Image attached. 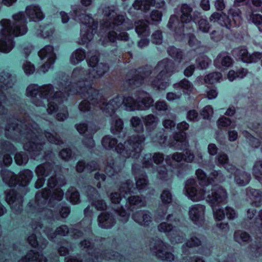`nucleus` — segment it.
Listing matches in <instances>:
<instances>
[{"label":"nucleus","instance_id":"f257e3e1","mask_svg":"<svg viewBox=\"0 0 262 262\" xmlns=\"http://www.w3.org/2000/svg\"><path fill=\"white\" fill-rule=\"evenodd\" d=\"M5 133L7 138L22 142L24 149L29 151L34 159L41 154L46 144L44 139L39 138L42 134L51 143L59 145L63 143L56 133H43L38 125L28 116L21 120H9L5 126Z\"/></svg>","mask_w":262,"mask_h":262},{"label":"nucleus","instance_id":"f03ea898","mask_svg":"<svg viewBox=\"0 0 262 262\" xmlns=\"http://www.w3.org/2000/svg\"><path fill=\"white\" fill-rule=\"evenodd\" d=\"M176 70L174 62L165 58L159 61L154 68L147 66L139 69L135 71V74L132 78L126 80V83L131 88H135L141 85L146 79L149 78L154 88L164 90L169 85V83L165 81L166 78L173 74Z\"/></svg>","mask_w":262,"mask_h":262},{"label":"nucleus","instance_id":"7ed1b4c3","mask_svg":"<svg viewBox=\"0 0 262 262\" xmlns=\"http://www.w3.org/2000/svg\"><path fill=\"white\" fill-rule=\"evenodd\" d=\"M58 89L59 91L54 93V88L51 84L39 86L31 84L27 87L26 94L37 106L45 107L48 103L47 111L49 114H52L57 111L58 104L66 100L69 96L61 81L58 83Z\"/></svg>","mask_w":262,"mask_h":262},{"label":"nucleus","instance_id":"20e7f679","mask_svg":"<svg viewBox=\"0 0 262 262\" xmlns=\"http://www.w3.org/2000/svg\"><path fill=\"white\" fill-rule=\"evenodd\" d=\"M12 18L13 21L3 19L0 21L2 26L0 30V52L2 53L10 52L14 47L13 38L25 34L28 31L26 18L23 12L14 14Z\"/></svg>","mask_w":262,"mask_h":262},{"label":"nucleus","instance_id":"39448f33","mask_svg":"<svg viewBox=\"0 0 262 262\" xmlns=\"http://www.w3.org/2000/svg\"><path fill=\"white\" fill-rule=\"evenodd\" d=\"M93 77L91 75V69L86 70L81 67L74 69L71 74L72 82L68 81L67 76L61 81L63 83L65 90L70 94H78L81 97L90 98V94L92 96H96L97 91L92 86Z\"/></svg>","mask_w":262,"mask_h":262},{"label":"nucleus","instance_id":"423d86ee","mask_svg":"<svg viewBox=\"0 0 262 262\" xmlns=\"http://www.w3.org/2000/svg\"><path fill=\"white\" fill-rule=\"evenodd\" d=\"M145 140L144 135L130 136L123 144L118 143L116 138L111 135H106L101 140V144L106 150L113 149L126 158H138L143 149Z\"/></svg>","mask_w":262,"mask_h":262},{"label":"nucleus","instance_id":"0eeeda50","mask_svg":"<svg viewBox=\"0 0 262 262\" xmlns=\"http://www.w3.org/2000/svg\"><path fill=\"white\" fill-rule=\"evenodd\" d=\"M117 8L114 6H105L102 8V14L105 20L101 24V28L108 31L107 38L112 42L117 40L127 41L129 39L126 32H122L118 34L115 31L119 26L130 23V20L125 14H117Z\"/></svg>","mask_w":262,"mask_h":262},{"label":"nucleus","instance_id":"6e6552de","mask_svg":"<svg viewBox=\"0 0 262 262\" xmlns=\"http://www.w3.org/2000/svg\"><path fill=\"white\" fill-rule=\"evenodd\" d=\"M73 11L74 19L79 20L82 24L80 32L81 40L80 43L84 44L93 38L98 27V22L95 21L89 15L85 14V10L81 6L74 7Z\"/></svg>","mask_w":262,"mask_h":262},{"label":"nucleus","instance_id":"1a4fd4ad","mask_svg":"<svg viewBox=\"0 0 262 262\" xmlns=\"http://www.w3.org/2000/svg\"><path fill=\"white\" fill-rule=\"evenodd\" d=\"M180 11L181 21H179L176 15H171L167 26L169 29L173 30L176 33L181 34L184 31V24H188L191 21H195L200 17V12L198 11L192 12V8L186 4L181 5Z\"/></svg>","mask_w":262,"mask_h":262},{"label":"nucleus","instance_id":"9d476101","mask_svg":"<svg viewBox=\"0 0 262 262\" xmlns=\"http://www.w3.org/2000/svg\"><path fill=\"white\" fill-rule=\"evenodd\" d=\"M122 105L127 111L145 110L148 109L153 104L154 100L149 94L143 91H138L134 94V97L130 95L121 96Z\"/></svg>","mask_w":262,"mask_h":262},{"label":"nucleus","instance_id":"9b49d317","mask_svg":"<svg viewBox=\"0 0 262 262\" xmlns=\"http://www.w3.org/2000/svg\"><path fill=\"white\" fill-rule=\"evenodd\" d=\"M80 246L83 249H87L86 251L92 257L93 261L94 262H99L102 259L108 260H116L118 261H122L124 259V257L117 252L112 250H106L104 251H102L99 248H94L92 243L88 240H84L80 243Z\"/></svg>","mask_w":262,"mask_h":262},{"label":"nucleus","instance_id":"f8f14e48","mask_svg":"<svg viewBox=\"0 0 262 262\" xmlns=\"http://www.w3.org/2000/svg\"><path fill=\"white\" fill-rule=\"evenodd\" d=\"M210 190L206 186H199L193 179L188 180L185 185L184 191L187 196L193 202L200 201L205 199V195Z\"/></svg>","mask_w":262,"mask_h":262},{"label":"nucleus","instance_id":"ddd939ff","mask_svg":"<svg viewBox=\"0 0 262 262\" xmlns=\"http://www.w3.org/2000/svg\"><path fill=\"white\" fill-rule=\"evenodd\" d=\"M151 252L162 260L171 261L174 260V255L168 251V245L159 238L152 239L149 244Z\"/></svg>","mask_w":262,"mask_h":262},{"label":"nucleus","instance_id":"4468645a","mask_svg":"<svg viewBox=\"0 0 262 262\" xmlns=\"http://www.w3.org/2000/svg\"><path fill=\"white\" fill-rule=\"evenodd\" d=\"M158 229L160 232L166 233L172 243H182L186 236L181 230L171 223L162 222L158 225Z\"/></svg>","mask_w":262,"mask_h":262},{"label":"nucleus","instance_id":"2eb2a0df","mask_svg":"<svg viewBox=\"0 0 262 262\" xmlns=\"http://www.w3.org/2000/svg\"><path fill=\"white\" fill-rule=\"evenodd\" d=\"M51 194V191L47 189H43L41 192H37L35 196V208L38 212L41 213L42 214L46 216L47 217L58 219L53 214L52 210L43 207V206L47 203Z\"/></svg>","mask_w":262,"mask_h":262},{"label":"nucleus","instance_id":"dca6fc26","mask_svg":"<svg viewBox=\"0 0 262 262\" xmlns=\"http://www.w3.org/2000/svg\"><path fill=\"white\" fill-rule=\"evenodd\" d=\"M208 188L211 192H207V201L211 206H219L226 203L227 199L226 191L219 185H210Z\"/></svg>","mask_w":262,"mask_h":262},{"label":"nucleus","instance_id":"f3484780","mask_svg":"<svg viewBox=\"0 0 262 262\" xmlns=\"http://www.w3.org/2000/svg\"><path fill=\"white\" fill-rule=\"evenodd\" d=\"M98 106L107 116H112L116 110L122 105L121 96H117L107 101L105 99H101L97 102Z\"/></svg>","mask_w":262,"mask_h":262},{"label":"nucleus","instance_id":"a211bd4d","mask_svg":"<svg viewBox=\"0 0 262 262\" xmlns=\"http://www.w3.org/2000/svg\"><path fill=\"white\" fill-rule=\"evenodd\" d=\"M38 56L41 60L47 59L39 70V72L45 73L50 68L56 59V55L54 52L52 46H45L38 52Z\"/></svg>","mask_w":262,"mask_h":262},{"label":"nucleus","instance_id":"6ab92c4d","mask_svg":"<svg viewBox=\"0 0 262 262\" xmlns=\"http://www.w3.org/2000/svg\"><path fill=\"white\" fill-rule=\"evenodd\" d=\"M205 207L201 204H195L190 207L189 216L190 220L198 226H202L205 222Z\"/></svg>","mask_w":262,"mask_h":262},{"label":"nucleus","instance_id":"aec40b11","mask_svg":"<svg viewBox=\"0 0 262 262\" xmlns=\"http://www.w3.org/2000/svg\"><path fill=\"white\" fill-rule=\"evenodd\" d=\"M6 201L11 209L16 213L20 212L23 208V196L14 190H11L7 194Z\"/></svg>","mask_w":262,"mask_h":262},{"label":"nucleus","instance_id":"412c9836","mask_svg":"<svg viewBox=\"0 0 262 262\" xmlns=\"http://www.w3.org/2000/svg\"><path fill=\"white\" fill-rule=\"evenodd\" d=\"M133 220L139 225L148 226L152 222V214L146 210H141L133 213Z\"/></svg>","mask_w":262,"mask_h":262},{"label":"nucleus","instance_id":"4be33fe9","mask_svg":"<svg viewBox=\"0 0 262 262\" xmlns=\"http://www.w3.org/2000/svg\"><path fill=\"white\" fill-rule=\"evenodd\" d=\"M209 20L210 21L217 22L221 26L225 27L228 29L236 27L234 26V23L229 18V16L225 13L213 12L210 15Z\"/></svg>","mask_w":262,"mask_h":262},{"label":"nucleus","instance_id":"5701e85b","mask_svg":"<svg viewBox=\"0 0 262 262\" xmlns=\"http://www.w3.org/2000/svg\"><path fill=\"white\" fill-rule=\"evenodd\" d=\"M161 199L162 203L159 206L157 213L158 215L162 217L167 212V205L171 203L172 200V195L170 190L168 189H164L161 194Z\"/></svg>","mask_w":262,"mask_h":262},{"label":"nucleus","instance_id":"b1692460","mask_svg":"<svg viewBox=\"0 0 262 262\" xmlns=\"http://www.w3.org/2000/svg\"><path fill=\"white\" fill-rule=\"evenodd\" d=\"M16 81V77L8 71L0 72V90H7L12 88Z\"/></svg>","mask_w":262,"mask_h":262},{"label":"nucleus","instance_id":"393cba45","mask_svg":"<svg viewBox=\"0 0 262 262\" xmlns=\"http://www.w3.org/2000/svg\"><path fill=\"white\" fill-rule=\"evenodd\" d=\"M90 98L87 97H85L86 99H90V100L91 101V102L87 100H84L79 103L78 105V109L80 112L85 113L93 112L94 110V106L96 104H97L98 93L97 92V95L93 96L91 94H90Z\"/></svg>","mask_w":262,"mask_h":262},{"label":"nucleus","instance_id":"a878e982","mask_svg":"<svg viewBox=\"0 0 262 262\" xmlns=\"http://www.w3.org/2000/svg\"><path fill=\"white\" fill-rule=\"evenodd\" d=\"M98 225L104 229L112 228L115 224L116 221L114 215L110 213L105 212L101 213L98 217Z\"/></svg>","mask_w":262,"mask_h":262},{"label":"nucleus","instance_id":"bb28decb","mask_svg":"<svg viewBox=\"0 0 262 262\" xmlns=\"http://www.w3.org/2000/svg\"><path fill=\"white\" fill-rule=\"evenodd\" d=\"M26 13L30 20L39 21L44 18V15L38 5H30L26 7Z\"/></svg>","mask_w":262,"mask_h":262},{"label":"nucleus","instance_id":"cd10ccee","mask_svg":"<svg viewBox=\"0 0 262 262\" xmlns=\"http://www.w3.org/2000/svg\"><path fill=\"white\" fill-rule=\"evenodd\" d=\"M232 63V58L225 52L220 53L214 60V66L219 69L230 67Z\"/></svg>","mask_w":262,"mask_h":262},{"label":"nucleus","instance_id":"c85d7f7f","mask_svg":"<svg viewBox=\"0 0 262 262\" xmlns=\"http://www.w3.org/2000/svg\"><path fill=\"white\" fill-rule=\"evenodd\" d=\"M122 168V165L115 161L112 157L107 158L105 171L109 177H112L118 174L120 172Z\"/></svg>","mask_w":262,"mask_h":262},{"label":"nucleus","instance_id":"c756f323","mask_svg":"<svg viewBox=\"0 0 262 262\" xmlns=\"http://www.w3.org/2000/svg\"><path fill=\"white\" fill-rule=\"evenodd\" d=\"M43 231L50 239H54L57 235L66 236L69 232L68 227L65 225L57 227L55 231L50 227H46Z\"/></svg>","mask_w":262,"mask_h":262},{"label":"nucleus","instance_id":"7c9ffc66","mask_svg":"<svg viewBox=\"0 0 262 262\" xmlns=\"http://www.w3.org/2000/svg\"><path fill=\"white\" fill-rule=\"evenodd\" d=\"M164 158L163 154L160 153H155L153 156L150 154H146L143 159L142 164L144 167L149 168L153 165L152 161L156 164L162 163Z\"/></svg>","mask_w":262,"mask_h":262},{"label":"nucleus","instance_id":"2f4dec72","mask_svg":"<svg viewBox=\"0 0 262 262\" xmlns=\"http://www.w3.org/2000/svg\"><path fill=\"white\" fill-rule=\"evenodd\" d=\"M47 258L41 253L30 250L18 262H47Z\"/></svg>","mask_w":262,"mask_h":262},{"label":"nucleus","instance_id":"473e14b6","mask_svg":"<svg viewBox=\"0 0 262 262\" xmlns=\"http://www.w3.org/2000/svg\"><path fill=\"white\" fill-rule=\"evenodd\" d=\"M188 146V142L185 138V134L179 133L174 135L173 140L170 143V146L176 149H183Z\"/></svg>","mask_w":262,"mask_h":262},{"label":"nucleus","instance_id":"72a5a7b5","mask_svg":"<svg viewBox=\"0 0 262 262\" xmlns=\"http://www.w3.org/2000/svg\"><path fill=\"white\" fill-rule=\"evenodd\" d=\"M54 171V165L50 162H46L37 166L35 173L37 177H46L50 175Z\"/></svg>","mask_w":262,"mask_h":262},{"label":"nucleus","instance_id":"f704fd0d","mask_svg":"<svg viewBox=\"0 0 262 262\" xmlns=\"http://www.w3.org/2000/svg\"><path fill=\"white\" fill-rule=\"evenodd\" d=\"M108 65L103 63H99L93 70L91 69V75L94 77L93 82L95 79L102 77L108 71Z\"/></svg>","mask_w":262,"mask_h":262},{"label":"nucleus","instance_id":"c9c22d12","mask_svg":"<svg viewBox=\"0 0 262 262\" xmlns=\"http://www.w3.org/2000/svg\"><path fill=\"white\" fill-rule=\"evenodd\" d=\"M1 174L4 182L10 187L14 186L17 183L16 176L11 171L6 169H2Z\"/></svg>","mask_w":262,"mask_h":262},{"label":"nucleus","instance_id":"e433bc0d","mask_svg":"<svg viewBox=\"0 0 262 262\" xmlns=\"http://www.w3.org/2000/svg\"><path fill=\"white\" fill-rule=\"evenodd\" d=\"M247 195H248L250 200L249 203L253 206L258 207L260 205L261 202V193L257 189H250L248 192H247Z\"/></svg>","mask_w":262,"mask_h":262},{"label":"nucleus","instance_id":"4c0bfd02","mask_svg":"<svg viewBox=\"0 0 262 262\" xmlns=\"http://www.w3.org/2000/svg\"><path fill=\"white\" fill-rule=\"evenodd\" d=\"M144 124L147 130L152 131L157 126L159 122V118L153 114H149L143 118Z\"/></svg>","mask_w":262,"mask_h":262},{"label":"nucleus","instance_id":"58836bf2","mask_svg":"<svg viewBox=\"0 0 262 262\" xmlns=\"http://www.w3.org/2000/svg\"><path fill=\"white\" fill-rule=\"evenodd\" d=\"M135 30L140 36H147L149 35V28L147 22L143 20H139L135 22Z\"/></svg>","mask_w":262,"mask_h":262},{"label":"nucleus","instance_id":"ea45409f","mask_svg":"<svg viewBox=\"0 0 262 262\" xmlns=\"http://www.w3.org/2000/svg\"><path fill=\"white\" fill-rule=\"evenodd\" d=\"M76 127L80 134H85V136L89 134L94 135L98 130L97 127L92 123L89 125L85 123H80L76 125Z\"/></svg>","mask_w":262,"mask_h":262},{"label":"nucleus","instance_id":"a19ab883","mask_svg":"<svg viewBox=\"0 0 262 262\" xmlns=\"http://www.w3.org/2000/svg\"><path fill=\"white\" fill-rule=\"evenodd\" d=\"M33 177L32 171L29 169H25L20 172L18 177L17 178V183L23 186H26L31 182Z\"/></svg>","mask_w":262,"mask_h":262},{"label":"nucleus","instance_id":"79ce46f5","mask_svg":"<svg viewBox=\"0 0 262 262\" xmlns=\"http://www.w3.org/2000/svg\"><path fill=\"white\" fill-rule=\"evenodd\" d=\"M133 170L135 174L137 188L139 191L146 189L148 185V180L146 174L142 173L141 174L138 175L135 170L134 166L133 167Z\"/></svg>","mask_w":262,"mask_h":262},{"label":"nucleus","instance_id":"37998d69","mask_svg":"<svg viewBox=\"0 0 262 262\" xmlns=\"http://www.w3.org/2000/svg\"><path fill=\"white\" fill-rule=\"evenodd\" d=\"M123 126V122L121 119L118 117L113 118L111 121V132L114 135H119L122 132Z\"/></svg>","mask_w":262,"mask_h":262},{"label":"nucleus","instance_id":"c03bdc74","mask_svg":"<svg viewBox=\"0 0 262 262\" xmlns=\"http://www.w3.org/2000/svg\"><path fill=\"white\" fill-rule=\"evenodd\" d=\"M155 106L158 111L163 112L164 114H165L168 117L173 118L174 114L171 112L170 107L165 101H158L156 102Z\"/></svg>","mask_w":262,"mask_h":262},{"label":"nucleus","instance_id":"a18cd8bd","mask_svg":"<svg viewBox=\"0 0 262 262\" xmlns=\"http://www.w3.org/2000/svg\"><path fill=\"white\" fill-rule=\"evenodd\" d=\"M197 26V30L201 31L204 33H207L209 31L211 25L206 18H204L201 16L200 13V17L194 21Z\"/></svg>","mask_w":262,"mask_h":262},{"label":"nucleus","instance_id":"49530a36","mask_svg":"<svg viewBox=\"0 0 262 262\" xmlns=\"http://www.w3.org/2000/svg\"><path fill=\"white\" fill-rule=\"evenodd\" d=\"M228 14L232 17L234 26L239 27L242 24V12L239 9L230 8L228 11Z\"/></svg>","mask_w":262,"mask_h":262},{"label":"nucleus","instance_id":"de8ad7c7","mask_svg":"<svg viewBox=\"0 0 262 262\" xmlns=\"http://www.w3.org/2000/svg\"><path fill=\"white\" fill-rule=\"evenodd\" d=\"M173 87L175 89H181L185 93H190L192 92L193 90V85L191 82L186 79H183L179 82L174 83Z\"/></svg>","mask_w":262,"mask_h":262},{"label":"nucleus","instance_id":"09e8293b","mask_svg":"<svg viewBox=\"0 0 262 262\" xmlns=\"http://www.w3.org/2000/svg\"><path fill=\"white\" fill-rule=\"evenodd\" d=\"M85 58V53L84 50L78 49L71 55L70 62L75 65L78 64Z\"/></svg>","mask_w":262,"mask_h":262},{"label":"nucleus","instance_id":"8fccbe9b","mask_svg":"<svg viewBox=\"0 0 262 262\" xmlns=\"http://www.w3.org/2000/svg\"><path fill=\"white\" fill-rule=\"evenodd\" d=\"M248 251L252 255L258 257L262 255V243L254 241L249 245Z\"/></svg>","mask_w":262,"mask_h":262},{"label":"nucleus","instance_id":"3c124183","mask_svg":"<svg viewBox=\"0 0 262 262\" xmlns=\"http://www.w3.org/2000/svg\"><path fill=\"white\" fill-rule=\"evenodd\" d=\"M54 32V29L51 25H47L45 26H39L36 32L37 36H40L43 38H47L51 36Z\"/></svg>","mask_w":262,"mask_h":262},{"label":"nucleus","instance_id":"603ef678","mask_svg":"<svg viewBox=\"0 0 262 262\" xmlns=\"http://www.w3.org/2000/svg\"><path fill=\"white\" fill-rule=\"evenodd\" d=\"M28 242L33 247L38 246L40 249H45L48 244V241L46 239H43L42 242L37 240L36 236L34 234L28 237Z\"/></svg>","mask_w":262,"mask_h":262},{"label":"nucleus","instance_id":"864d4df0","mask_svg":"<svg viewBox=\"0 0 262 262\" xmlns=\"http://www.w3.org/2000/svg\"><path fill=\"white\" fill-rule=\"evenodd\" d=\"M135 189L133 182L130 180H127L125 182L121 183L119 188V191L121 193H123L125 196V195H127L133 192V190Z\"/></svg>","mask_w":262,"mask_h":262},{"label":"nucleus","instance_id":"5fc2aeb1","mask_svg":"<svg viewBox=\"0 0 262 262\" xmlns=\"http://www.w3.org/2000/svg\"><path fill=\"white\" fill-rule=\"evenodd\" d=\"M195 174L201 185L208 187L210 186V178L207 177L206 174L203 170L198 169L196 170Z\"/></svg>","mask_w":262,"mask_h":262},{"label":"nucleus","instance_id":"6e6d98bb","mask_svg":"<svg viewBox=\"0 0 262 262\" xmlns=\"http://www.w3.org/2000/svg\"><path fill=\"white\" fill-rule=\"evenodd\" d=\"M167 52L170 56L179 62H180L183 59V52L180 49L174 47H169L167 49Z\"/></svg>","mask_w":262,"mask_h":262},{"label":"nucleus","instance_id":"4d7b16f0","mask_svg":"<svg viewBox=\"0 0 262 262\" xmlns=\"http://www.w3.org/2000/svg\"><path fill=\"white\" fill-rule=\"evenodd\" d=\"M130 124L135 132L139 133H142L143 132V125L141 119L138 117H133L130 119Z\"/></svg>","mask_w":262,"mask_h":262},{"label":"nucleus","instance_id":"13d9d810","mask_svg":"<svg viewBox=\"0 0 262 262\" xmlns=\"http://www.w3.org/2000/svg\"><path fill=\"white\" fill-rule=\"evenodd\" d=\"M127 202L130 206H137L138 207H142L145 206V201L144 199H142L139 196L133 195L128 197Z\"/></svg>","mask_w":262,"mask_h":262},{"label":"nucleus","instance_id":"bf43d9fd","mask_svg":"<svg viewBox=\"0 0 262 262\" xmlns=\"http://www.w3.org/2000/svg\"><path fill=\"white\" fill-rule=\"evenodd\" d=\"M66 196L72 204H77L79 201V192L74 188H71L68 190Z\"/></svg>","mask_w":262,"mask_h":262},{"label":"nucleus","instance_id":"052dcab7","mask_svg":"<svg viewBox=\"0 0 262 262\" xmlns=\"http://www.w3.org/2000/svg\"><path fill=\"white\" fill-rule=\"evenodd\" d=\"M222 74L220 72H212L206 75L205 77L204 81L206 83L213 84L215 82H220L222 79Z\"/></svg>","mask_w":262,"mask_h":262},{"label":"nucleus","instance_id":"680f3d73","mask_svg":"<svg viewBox=\"0 0 262 262\" xmlns=\"http://www.w3.org/2000/svg\"><path fill=\"white\" fill-rule=\"evenodd\" d=\"M253 173L258 181L262 180V159L255 163L253 167Z\"/></svg>","mask_w":262,"mask_h":262},{"label":"nucleus","instance_id":"e2e57ef3","mask_svg":"<svg viewBox=\"0 0 262 262\" xmlns=\"http://www.w3.org/2000/svg\"><path fill=\"white\" fill-rule=\"evenodd\" d=\"M63 191L61 189L57 188L53 192L49 201V204L50 206H53V202L54 201H57L58 202L61 201L63 198Z\"/></svg>","mask_w":262,"mask_h":262},{"label":"nucleus","instance_id":"0e129e2a","mask_svg":"<svg viewBox=\"0 0 262 262\" xmlns=\"http://www.w3.org/2000/svg\"><path fill=\"white\" fill-rule=\"evenodd\" d=\"M245 76V73L244 72V69L243 68L239 69L236 72L233 70H231L229 72L228 74V79L231 81L235 79L236 78H243Z\"/></svg>","mask_w":262,"mask_h":262},{"label":"nucleus","instance_id":"69168bd1","mask_svg":"<svg viewBox=\"0 0 262 262\" xmlns=\"http://www.w3.org/2000/svg\"><path fill=\"white\" fill-rule=\"evenodd\" d=\"M249 21L256 25L259 30L262 32V16L261 15L252 13L250 16Z\"/></svg>","mask_w":262,"mask_h":262},{"label":"nucleus","instance_id":"338daca9","mask_svg":"<svg viewBox=\"0 0 262 262\" xmlns=\"http://www.w3.org/2000/svg\"><path fill=\"white\" fill-rule=\"evenodd\" d=\"M92 204L95 208L99 211H104L107 209V204L105 201L100 198L95 199L92 202Z\"/></svg>","mask_w":262,"mask_h":262},{"label":"nucleus","instance_id":"774afa93","mask_svg":"<svg viewBox=\"0 0 262 262\" xmlns=\"http://www.w3.org/2000/svg\"><path fill=\"white\" fill-rule=\"evenodd\" d=\"M14 160L17 164L22 165L26 164L28 162V157L26 154L20 152L15 154Z\"/></svg>","mask_w":262,"mask_h":262}]
</instances>
